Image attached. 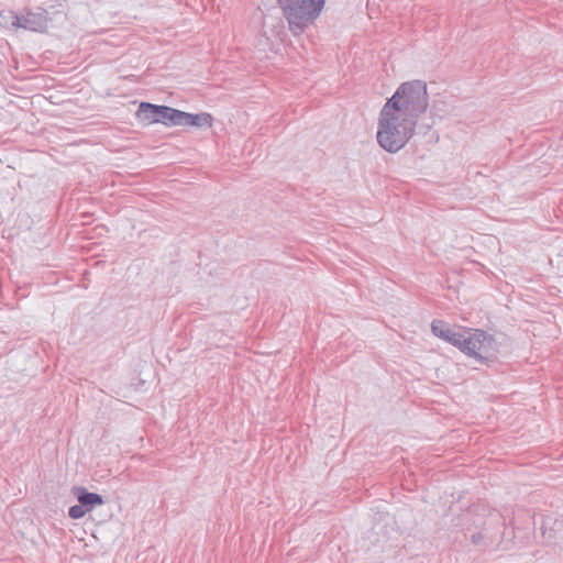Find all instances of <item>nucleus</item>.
I'll return each instance as SVG.
<instances>
[{
  "instance_id": "nucleus-1",
  "label": "nucleus",
  "mask_w": 563,
  "mask_h": 563,
  "mask_svg": "<svg viewBox=\"0 0 563 563\" xmlns=\"http://www.w3.org/2000/svg\"><path fill=\"white\" fill-rule=\"evenodd\" d=\"M429 106L426 82L412 80L401 84L382 108L376 140L388 153H397L406 146L416 132L419 117Z\"/></svg>"
},
{
  "instance_id": "nucleus-2",
  "label": "nucleus",
  "mask_w": 563,
  "mask_h": 563,
  "mask_svg": "<svg viewBox=\"0 0 563 563\" xmlns=\"http://www.w3.org/2000/svg\"><path fill=\"white\" fill-rule=\"evenodd\" d=\"M289 30L299 35L303 30L319 18L325 0H277Z\"/></svg>"
},
{
  "instance_id": "nucleus-3",
  "label": "nucleus",
  "mask_w": 563,
  "mask_h": 563,
  "mask_svg": "<svg viewBox=\"0 0 563 563\" xmlns=\"http://www.w3.org/2000/svg\"><path fill=\"white\" fill-rule=\"evenodd\" d=\"M460 343H456L463 353L477 360H485L496 351L495 339L478 329H464L460 333Z\"/></svg>"
},
{
  "instance_id": "nucleus-4",
  "label": "nucleus",
  "mask_w": 563,
  "mask_h": 563,
  "mask_svg": "<svg viewBox=\"0 0 563 563\" xmlns=\"http://www.w3.org/2000/svg\"><path fill=\"white\" fill-rule=\"evenodd\" d=\"M78 505L73 506V519L82 518L87 512H90L96 507L103 505V498L96 493H89L82 487L75 488Z\"/></svg>"
},
{
  "instance_id": "nucleus-5",
  "label": "nucleus",
  "mask_w": 563,
  "mask_h": 563,
  "mask_svg": "<svg viewBox=\"0 0 563 563\" xmlns=\"http://www.w3.org/2000/svg\"><path fill=\"white\" fill-rule=\"evenodd\" d=\"M213 124V117L210 113H189L181 111L179 126H195L198 129L211 128Z\"/></svg>"
},
{
  "instance_id": "nucleus-6",
  "label": "nucleus",
  "mask_w": 563,
  "mask_h": 563,
  "mask_svg": "<svg viewBox=\"0 0 563 563\" xmlns=\"http://www.w3.org/2000/svg\"><path fill=\"white\" fill-rule=\"evenodd\" d=\"M431 330L435 336L449 342L454 346H456V343H460L459 340L461 332H455L442 320H434L431 323Z\"/></svg>"
},
{
  "instance_id": "nucleus-7",
  "label": "nucleus",
  "mask_w": 563,
  "mask_h": 563,
  "mask_svg": "<svg viewBox=\"0 0 563 563\" xmlns=\"http://www.w3.org/2000/svg\"><path fill=\"white\" fill-rule=\"evenodd\" d=\"M158 107V104L141 102L135 113L137 121L141 122L143 125L156 124Z\"/></svg>"
},
{
  "instance_id": "nucleus-8",
  "label": "nucleus",
  "mask_w": 563,
  "mask_h": 563,
  "mask_svg": "<svg viewBox=\"0 0 563 563\" xmlns=\"http://www.w3.org/2000/svg\"><path fill=\"white\" fill-rule=\"evenodd\" d=\"M180 114L181 110L168 107V106H159L158 107V115L157 123L164 124L166 126H179L180 125Z\"/></svg>"
}]
</instances>
